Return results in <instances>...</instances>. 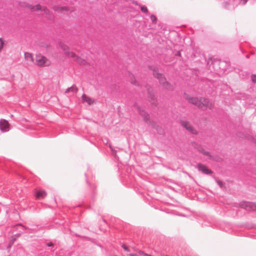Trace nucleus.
<instances>
[{
  "label": "nucleus",
  "instance_id": "e433bc0d",
  "mask_svg": "<svg viewBox=\"0 0 256 256\" xmlns=\"http://www.w3.org/2000/svg\"><path fill=\"white\" fill-rule=\"evenodd\" d=\"M54 10H58V8H54Z\"/></svg>",
  "mask_w": 256,
  "mask_h": 256
},
{
  "label": "nucleus",
  "instance_id": "b1692460",
  "mask_svg": "<svg viewBox=\"0 0 256 256\" xmlns=\"http://www.w3.org/2000/svg\"><path fill=\"white\" fill-rule=\"evenodd\" d=\"M216 182L217 184H218V186L220 188L222 187V186H223V182H222L220 180H216Z\"/></svg>",
  "mask_w": 256,
  "mask_h": 256
},
{
  "label": "nucleus",
  "instance_id": "6ab92c4d",
  "mask_svg": "<svg viewBox=\"0 0 256 256\" xmlns=\"http://www.w3.org/2000/svg\"><path fill=\"white\" fill-rule=\"evenodd\" d=\"M150 20L153 23L156 24L157 20V18L154 14H152L150 16Z\"/></svg>",
  "mask_w": 256,
  "mask_h": 256
},
{
  "label": "nucleus",
  "instance_id": "c85d7f7f",
  "mask_svg": "<svg viewBox=\"0 0 256 256\" xmlns=\"http://www.w3.org/2000/svg\"><path fill=\"white\" fill-rule=\"evenodd\" d=\"M175 56H180V51L177 52L176 53Z\"/></svg>",
  "mask_w": 256,
  "mask_h": 256
},
{
  "label": "nucleus",
  "instance_id": "4be33fe9",
  "mask_svg": "<svg viewBox=\"0 0 256 256\" xmlns=\"http://www.w3.org/2000/svg\"><path fill=\"white\" fill-rule=\"evenodd\" d=\"M122 247L127 252H129L130 251L128 247L124 244H122Z\"/></svg>",
  "mask_w": 256,
  "mask_h": 256
},
{
  "label": "nucleus",
  "instance_id": "c756f323",
  "mask_svg": "<svg viewBox=\"0 0 256 256\" xmlns=\"http://www.w3.org/2000/svg\"><path fill=\"white\" fill-rule=\"evenodd\" d=\"M61 48L64 50H66V48H67V46L65 45H62Z\"/></svg>",
  "mask_w": 256,
  "mask_h": 256
},
{
  "label": "nucleus",
  "instance_id": "4c0bfd02",
  "mask_svg": "<svg viewBox=\"0 0 256 256\" xmlns=\"http://www.w3.org/2000/svg\"><path fill=\"white\" fill-rule=\"evenodd\" d=\"M103 221H104V222H106V221H105V220H104V219H103Z\"/></svg>",
  "mask_w": 256,
  "mask_h": 256
},
{
  "label": "nucleus",
  "instance_id": "473e14b6",
  "mask_svg": "<svg viewBox=\"0 0 256 256\" xmlns=\"http://www.w3.org/2000/svg\"><path fill=\"white\" fill-rule=\"evenodd\" d=\"M139 253H140V254H144V256H148V254H144V252L142 251H141V250H140V251L139 252Z\"/></svg>",
  "mask_w": 256,
  "mask_h": 256
},
{
  "label": "nucleus",
  "instance_id": "6e6552de",
  "mask_svg": "<svg viewBox=\"0 0 256 256\" xmlns=\"http://www.w3.org/2000/svg\"><path fill=\"white\" fill-rule=\"evenodd\" d=\"M182 126L192 134H196L197 131L187 121H182Z\"/></svg>",
  "mask_w": 256,
  "mask_h": 256
},
{
  "label": "nucleus",
  "instance_id": "7ed1b4c3",
  "mask_svg": "<svg viewBox=\"0 0 256 256\" xmlns=\"http://www.w3.org/2000/svg\"><path fill=\"white\" fill-rule=\"evenodd\" d=\"M153 74L154 76L159 80L160 83L169 90H172V86L166 80V78L164 74L158 72V68H154L153 70Z\"/></svg>",
  "mask_w": 256,
  "mask_h": 256
},
{
  "label": "nucleus",
  "instance_id": "20e7f679",
  "mask_svg": "<svg viewBox=\"0 0 256 256\" xmlns=\"http://www.w3.org/2000/svg\"><path fill=\"white\" fill-rule=\"evenodd\" d=\"M138 113L143 116L144 120L148 123V124H150L154 128H155L156 130L158 131V133L160 134H162L164 132V130L162 129L161 128H159L158 126H156V123H155L154 122H150V116L149 114L146 112L144 110H141L140 108H138Z\"/></svg>",
  "mask_w": 256,
  "mask_h": 256
},
{
  "label": "nucleus",
  "instance_id": "bb28decb",
  "mask_svg": "<svg viewBox=\"0 0 256 256\" xmlns=\"http://www.w3.org/2000/svg\"><path fill=\"white\" fill-rule=\"evenodd\" d=\"M202 154H204V156H210V152H206V151H204V152H202Z\"/></svg>",
  "mask_w": 256,
  "mask_h": 256
},
{
  "label": "nucleus",
  "instance_id": "f257e3e1",
  "mask_svg": "<svg viewBox=\"0 0 256 256\" xmlns=\"http://www.w3.org/2000/svg\"><path fill=\"white\" fill-rule=\"evenodd\" d=\"M184 98L190 104L197 106L199 108L202 110H206L207 108H211L212 104L208 98L196 97H190L186 93L184 92Z\"/></svg>",
  "mask_w": 256,
  "mask_h": 256
},
{
  "label": "nucleus",
  "instance_id": "f3484780",
  "mask_svg": "<svg viewBox=\"0 0 256 256\" xmlns=\"http://www.w3.org/2000/svg\"><path fill=\"white\" fill-rule=\"evenodd\" d=\"M68 92L76 93L78 92V88L74 84H73L71 87L68 88L66 90V92Z\"/></svg>",
  "mask_w": 256,
  "mask_h": 256
},
{
  "label": "nucleus",
  "instance_id": "f8f14e48",
  "mask_svg": "<svg viewBox=\"0 0 256 256\" xmlns=\"http://www.w3.org/2000/svg\"><path fill=\"white\" fill-rule=\"evenodd\" d=\"M46 58L45 56L40 54L36 55V64L40 66H44L46 62Z\"/></svg>",
  "mask_w": 256,
  "mask_h": 256
},
{
  "label": "nucleus",
  "instance_id": "412c9836",
  "mask_svg": "<svg viewBox=\"0 0 256 256\" xmlns=\"http://www.w3.org/2000/svg\"><path fill=\"white\" fill-rule=\"evenodd\" d=\"M102 141L106 144H107L109 143V140L106 138H102Z\"/></svg>",
  "mask_w": 256,
  "mask_h": 256
},
{
  "label": "nucleus",
  "instance_id": "9d476101",
  "mask_svg": "<svg viewBox=\"0 0 256 256\" xmlns=\"http://www.w3.org/2000/svg\"><path fill=\"white\" fill-rule=\"evenodd\" d=\"M67 55L68 56L73 58L76 62H78L80 64H84L86 62L85 60L76 56V54L73 52H68L67 53Z\"/></svg>",
  "mask_w": 256,
  "mask_h": 256
},
{
  "label": "nucleus",
  "instance_id": "0eeeda50",
  "mask_svg": "<svg viewBox=\"0 0 256 256\" xmlns=\"http://www.w3.org/2000/svg\"><path fill=\"white\" fill-rule=\"evenodd\" d=\"M24 226L20 224H18L12 228V233H14V231H18V232L14 234L15 236L18 237L22 233L24 232Z\"/></svg>",
  "mask_w": 256,
  "mask_h": 256
},
{
  "label": "nucleus",
  "instance_id": "39448f33",
  "mask_svg": "<svg viewBox=\"0 0 256 256\" xmlns=\"http://www.w3.org/2000/svg\"><path fill=\"white\" fill-rule=\"evenodd\" d=\"M28 8L31 11H35V10H42L44 12V13L46 14L47 18L50 20H52L54 18L52 14L50 12V11L46 7H42L39 4H36L35 6H32L30 5L28 6Z\"/></svg>",
  "mask_w": 256,
  "mask_h": 256
},
{
  "label": "nucleus",
  "instance_id": "72a5a7b5",
  "mask_svg": "<svg viewBox=\"0 0 256 256\" xmlns=\"http://www.w3.org/2000/svg\"><path fill=\"white\" fill-rule=\"evenodd\" d=\"M128 256H137L136 254H129Z\"/></svg>",
  "mask_w": 256,
  "mask_h": 256
},
{
  "label": "nucleus",
  "instance_id": "aec40b11",
  "mask_svg": "<svg viewBox=\"0 0 256 256\" xmlns=\"http://www.w3.org/2000/svg\"><path fill=\"white\" fill-rule=\"evenodd\" d=\"M251 80L254 84H256V74H252Z\"/></svg>",
  "mask_w": 256,
  "mask_h": 256
},
{
  "label": "nucleus",
  "instance_id": "f704fd0d",
  "mask_svg": "<svg viewBox=\"0 0 256 256\" xmlns=\"http://www.w3.org/2000/svg\"><path fill=\"white\" fill-rule=\"evenodd\" d=\"M109 146L111 148L112 150L114 152V150H113V149H112V146H111V145L110 144H109Z\"/></svg>",
  "mask_w": 256,
  "mask_h": 256
},
{
  "label": "nucleus",
  "instance_id": "1a4fd4ad",
  "mask_svg": "<svg viewBox=\"0 0 256 256\" xmlns=\"http://www.w3.org/2000/svg\"><path fill=\"white\" fill-rule=\"evenodd\" d=\"M146 88L147 90L148 94V96L150 98V102L152 105H156V100L154 98V96L152 92V88L150 86H146Z\"/></svg>",
  "mask_w": 256,
  "mask_h": 256
},
{
  "label": "nucleus",
  "instance_id": "423d86ee",
  "mask_svg": "<svg viewBox=\"0 0 256 256\" xmlns=\"http://www.w3.org/2000/svg\"><path fill=\"white\" fill-rule=\"evenodd\" d=\"M197 168L200 172H201L205 174H212V170L208 168L207 166L201 163H198L197 164Z\"/></svg>",
  "mask_w": 256,
  "mask_h": 256
},
{
  "label": "nucleus",
  "instance_id": "2f4dec72",
  "mask_svg": "<svg viewBox=\"0 0 256 256\" xmlns=\"http://www.w3.org/2000/svg\"><path fill=\"white\" fill-rule=\"evenodd\" d=\"M47 246H52L54 245L53 243L52 242H48L47 244Z\"/></svg>",
  "mask_w": 256,
  "mask_h": 256
},
{
  "label": "nucleus",
  "instance_id": "7c9ffc66",
  "mask_svg": "<svg viewBox=\"0 0 256 256\" xmlns=\"http://www.w3.org/2000/svg\"><path fill=\"white\" fill-rule=\"evenodd\" d=\"M198 151L202 153L204 152V149L202 148H199L198 150Z\"/></svg>",
  "mask_w": 256,
  "mask_h": 256
},
{
  "label": "nucleus",
  "instance_id": "ddd939ff",
  "mask_svg": "<svg viewBox=\"0 0 256 256\" xmlns=\"http://www.w3.org/2000/svg\"><path fill=\"white\" fill-rule=\"evenodd\" d=\"M241 206L246 210H253L256 208L254 204L246 202H244L242 204Z\"/></svg>",
  "mask_w": 256,
  "mask_h": 256
},
{
  "label": "nucleus",
  "instance_id": "a211bd4d",
  "mask_svg": "<svg viewBox=\"0 0 256 256\" xmlns=\"http://www.w3.org/2000/svg\"><path fill=\"white\" fill-rule=\"evenodd\" d=\"M141 10L144 13H148V10L147 8L145 6H140Z\"/></svg>",
  "mask_w": 256,
  "mask_h": 256
},
{
  "label": "nucleus",
  "instance_id": "9b49d317",
  "mask_svg": "<svg viewBox=\"0 0 256 256\" xmlns=\"http://www.w3.org/2000/svg\"><path fill=\"white\" fill-rule=\"evenodd\" d=\"M0 130L2 132H6L10 130V124L7 120H0Z\"/></svg>",
  "mask_w": 256,
  "mask_h": 256
},
{
  "label": "nucleus",
  "instance_id": "f03ea898",
  "mask_svg": "<svg viewBox=\"0 0 256 256\" xmlns=\"http://www.w3.org/2000/svg\"><path fill=\"white\" fill-rule=\"evenodd\" d=\"M207 64L209 65L210 72L216 73L219 72V70H226L228 66V64L226 61H222L216 58L208 60Z\"/></svg>",
  "mask_w": 256,
  "mask_h": 256
},
{
  "label": "nucleus",
  "instance_id": "393cba45",
  "mask_svg": "<svg viewBox=\"0 0 256 256\" xmlns=\"http://www.w3.org/2000/svg\"><path fill=\"white\" fill-rule=\"evenodd\" d=\"M4 46V42L2 38H0V52L1 51Z\"/></svg>",
  "mask_w": 256,
  "mask_h": 256
},
{
  "label": "nucleus",
  "instance_id": "4468645a",
  "mask_svg": "<svg viewBox=\"0 0 256 256\" xmlns=\"http://www.w3.org/2000/svg\"><path fill=\"white\" fill-rule=\"evenodd\" d=\"M46 195V192L43 190H38L36 193V196L38 198H44Z\"/></svg>",
  "mask_w": 256,
  "mask_h": 256
},
{
  "label": "nucleus",
  "instance_id": "a878e982",
  "mask_svg": "<svg viewBox=\"0 0 256 256\" xmlns=\"http://www.w3.org/2000/svg\"><path fill=\"white\" fill-rule=\"evenodd\" d=\"M248 0H240V4H242V5H244L246 4V3L248 1Z\"/></svg>",
  "mask_w": 256,
  "mask_h": 256
},
{
  "label": "nucleus",
  "instance_id": "5701e85b",
  "mask_svg": "<svg viewBox=\"0 0 256 256\" xmlns=\"http://www.w3.org/2000/svg\"><path fill=\"white\" fill-rule=\"evenodd\" d=\"M131 83L134 85H137V82L134 77L131 78Z\"/></svg>",
  "mask_w": 256,
  "mask_h": 256
},
{
  "label": "nucleus",
  "instance_id": "2eb2a0df",
  "mask_svg": "<svg viewBox=\"0 0 256 256\" xmlns=\"http://www.w3.org/2000/svg\"><path fill=\"white\" fill-rule=\"evenodd\" d=\"M82 101L87 102L88 105H91L93 103V100L85 94L82 95Z\"/></svg>",
  "mask_w": 256,
  "mask_h": 256
},
{
  "label": "nucleus",
  "instance_id": "dca6fc26",
  "mask_svg": "<svg viewBox=\"0 0 256 256\" xmlns=\"http://www.w3.org/2000/svg\"><path fill=\"white\" fill-rule=\"evenodd\" d=\"M24 58L28 62H34V59L32 55L29 52H25L24 53Z\"/></svg>",
  "mask_w": 256,
  "mask_h": 256
},
{
  "label": "nucleus",
  "instance_id": "cd10ccee",
  "mask_svg": "<svg viewBox=\"0 0 256 256\" xmlns=\"http://www.w3.org/2000/svg\"><path fill=\"white\" fill-rule=\"evenodd\" d=\"M59 10H67L66 7H60L58 8Z\"/></svg>",
  "mask_w": 256,
  "mask_h": 256
},
{
  "label": "nucleus",
  "instance_id": "c9c22d12",
  "mask_svg": "<svg viewBox=\"0 0 256 256\" xmlns=\"http://www.w3.org/2000/svg\"><path fill=\"white\" fill-rule=\"evenodd\" d=\"M10 248V246H8L7 248L8 249V250H9Z\"/></svg>",
  "mask_w": 256,
  "mask_h": 256
}]
</instances>
